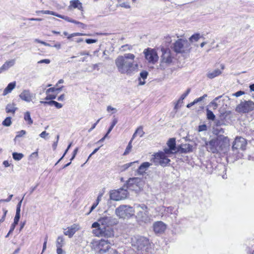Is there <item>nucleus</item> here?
<instances>
[{"label": "nucleus", "mask_w": 254, "mask_h": 254, "mask_svg": "<svg viewBox=\"0 0 254 254\" xmlns=\"http://www.w3.org/2000/svg\"><path fill=\"white\" fill-rule=\"evenodd\" d=\"M207 130V126L206 125H202L198 126V131H203Z\"/></svg>", "instance_id": "nucleus-49"}, {"label": "nucleus", "mask_w": 254, "mask_h": 254, "mask_svg": "<svg viewBox=\"0 0 254 254\" xmlns=\"http://www.w3.org/2000/svg\"><path fill=\"white\" fill-rule=\"evenodd\" d=\"M167 144L168 147L171 149H173L175 151H177V148L176 146V140L174 138H171L169 139L167 141Z\"/></svg>", "instance_id": "nucleus-28"}, {"label": "nucleus", "mask_w": 254, "mask_h": 254, "mask_svg": "<svg viewBox=\"0 0 254 254\" xmlns=\"http://www.w3.org/2000/svg\"><path fill=\"white\" fill-rule=\"evenodd\" d=\"M247 145L246 139L242 137H237L232 146L233 150L239 149L245 150Z\"/></svg>", "instance_id": "nucleus-17"}, {"label": "nucleus", "mask_w": 254, "mask_h": 254, "mask_svg": "<svg viewBox=\"0 0 254 254\" xmlns=\"http://www.w3.org/2000/svg\"><path fill=\"white\" fill-rule=\"evenodd\" d=\"M209 106L211 107L212 108V109L213 110H215L217 109V108L218 107V104L217 103H216V102H215V101H211Z\"/></svg>", "instance_id": "nucleus-48"}, {"label": "nucleus", "mask_w": 254, "mask_h": 254, "mask_svg": "<svg viewBox=\"0 0 254 254\" xmlns=\"http://www.w3.org/2000/svg\"><path fill=\"white\" fill-rule=\"evenodd\" d=\"M177 151L169 147L165 148L163 151L155 154L151 158V161L154 163L155 165H160L162 166H165L169 164L170 162V160L168 157Z\"/></svg>", "instance_id": "nucleus-2"}, {"label": "nucleus", "mask_w": 254, "mask_h": 254, "mask_svg": "<svg viewBox=\"0 0 254 254\" xmlns=\"http://www.w3.org/2000/svg\"><path fill=\"white\" fill-rule=\"evenodd\" d=\"M254 109V103L252 101L241 102L236 107V111L239 113H246Z\"/></svg>", "instance_id": "nucleus-14"}, {"label": "nucleus", "mask_w": 254, "mask_h": 254, "mask_svg": "<svg viewBox=\"0 0 254 254\" xmlns=\"http://www.w3.org/2000/svg\"><path fill=\"white\" fill-rule=\"evenodd\" d=\"M24 119L26 122H27V124L29 125H32L33 123V120L31 118L30 113L28 111L25 113Z\"/></svg>", "instance_id": "nucleus-33"}, {"label": "nucleus", "mask_w": 254, "mask_h": 254, "mask_svg": "<svg viewBox=\"0 0 254 254\" xmlns=\"http://www.w3.org/2000/svg\"><path fill=\"white\" fill-rule=\"evenodd\" d=\"M220 151H225L230 146L229 139L228 137L223 135H218L217 137Z\"/></svg>", "instance_id": "nucleus-16"}, {"label": "nucleus", "mask_w": 254, "mask_h": 254, "mask_svg": "<svg viewBox=\"0 0 254 254\" xmlns=\"http://www.w3.org/2000/svg\"><path fill=\"white\" fill-rule=\"evenodd\" d=\"M17 108L15 107V105L14 103H10L7 105L5 110L6 113H11L14 114Z\"/></svg>", "instance_id": "nucleus-29"}, {"label": "nucleus", "mask_w": 254, "mask_h": 254, "mask_svg": "<svg viewBox=\"0 0 254 254\" xmlns=\"http://www.w3.org/2000/svg\"><path fill=\"white\" fill-rule=\"evenodd\" d=\"M135 56L131 53L120 55L115 60V65L119 73L131 75L138 70V64L134 61Z\"/></svg>", "instance_id": "nucleus-1"}, {"label": "nucleus", "mask_w": 254, "mask_h": 254, "mask_svg": "<svg viewBox=\"0 0 254 254\" xmlns=\"http://www.w3.org/2000/svg\"><path fill=\"white\" fill-rule=\"evenodd\" d=\"M100 120V119L98 120L97 122L92 125V127L88 130L89 132H91L96 127Z\"/></svg>", "instance_id": "nucleus-60"}, {"label": "nucleus", "mask_w": 254, "mask_h": 254, "mask_svg": "<svg viewBox=\"0 0 254 254\" xmlns=\"http://www.w3.org/2000/svg\"><path fill=\"white\" fill-rule=\"evenodd\" d=\"M133 214L135 213L136 217L142 221L145 222L148 218V209L144 204H135L132 207Z\"/></svg>", "instance_id": "nucleus-4"}, {"label": "nucleus", "mask_w": 254, "mask_h": 254, "mask_svg": "<svg viewBox=\"0 0 254 254\" xmlns=\"http://www.w3.org/2000/svg\"><path fill=\"white\" fill-rule=\"evenodd\" d=\"M117 122L118 120L116 118H114L113 120L111 126L108 130L107 134H109L112 131L114 126L117 124Z\"/></svg>", "instance_id": "nucleus-44"}, {"label": "nucleus", "mask_w": 254, "mask_h": 254, "mask_svg": "<svg viewBox=\"0 0 254 254\" xmlns=\"http://www.w3.org/2000/svg\"><path fill=\"white\" fill-rule=\"evenodd\" d=\"M2 212H3V214H2V216L1 218L0 219V223L3 222V221L4 220V218H5V217L6 216L7 211L5 209L3 208Z\"/></svg>", "instance_id": "nucleus-54"}, {"label": "nucleus", "mask_w": 254, "mask_h": 254, "mask_svg": "<svg viewBox=\"0 0 254 254\" xmlns=\"http://www.w3.org/2000/svg\"><path fill=\"white\" fill-rule=\"evenodd\" d=\"M57 17L62 18V19L65 20V21L69 22H71V23H74V22H75V20H73V19L70 18L68 16H64V15H62L58 14Z\"/></svg>", "instance_id": "nucleus-38"}, {"label": "nucleus", "mask_w": 254, "mask_h": 254, "mask_svg": "<svg viewBox=\"0 0 254 254\" xmlns=\"http://www.w3.org/2000/svg\"><path fill=\"white\" fill-rule=\"evenodd\" d=\"M50 60L49 59H44L38 62V64H49L50 63Z\"/></svg>", "instance_id": "nucleus-57"}, {"label": "nucleus", "mask_w": 254, "mask_h": 254, "mask_svg": "<svg viewBox=\"0 0 254 254\" xmlns=\"http://www.w3.org/2000/svg\"><path fill=\"white\" fill-rule=\"evenodd\" d=\"M92 233L96 237L111 238L114 236V231L111 227H101L94 229Z\"/></svg>", "instance_id": "nucleus-12"}, {"label": "nucleus", "mask_w": 254, "mask_h": 254, "mask_svg": "<svg viewBox=\"0 0 254 254\" xmlns=\"http://www.w3.org/2000/svg\"><path fill=\"white\" fill-rule=\"evenodd\" d=\"M39 12L43 13V14H50L52 15H54L57 17L58 13L50 10H41L39 11Z\"/></svg>", "instance_id": "nucleus-43"}, {"label": "nucleus", "mask_w": 254, "mask_h": 254, "mask_svg": "<svg viewBox=\"0 0 254 254\" xmlns=\"http://www.w3.org/2000/svg\"><path fill=\"white\" fill-rule=\"evenodd\" d=\"M205 145L207 146V151L212 153H217L220 151L217 137L209 141H205Z\"/></svg>", "instance_id": "nucleus-15"}, {"label": "nucleus", "mask_w": 254, "mask_h": 254, "mask_svg": "<svg viewBox=\"0 0 254 254\" xmlns=\"http://www.w3.org/2000/svg\"><path fill=\"white\" fill-rule=\"evenodd\" d=\"M162 52L159 66L161 69H164L170 65L173 62V57L169 49H162Z\"/></svg>", "instance_id": "nucleus-8"}, {"label": "nucleus", "mask_w": 254, "mask_h": 254, "mask_svg": "<svg viewBox=\"0 0 254 254\" xmlns=\"http://www.w3.org/2000/svg\"><path fill=\"white\" fill-rule=\"evenodd\" d=\"M190 91V88L188 89L187 91L181 95V100H184L188 96Z\"/></svg>", "instance_id": "nucleus-55"}, {"label": "nucleus", "mask_w": 254, "mask_h": 254, "mask_svg": "<svg viewBox=\"0 0 254 254\" xmlns=\"http://www.w3.org/2000/svg\"><path fill=\"white\" fill-rule=\"evenodd\" d=\"M85 41L87 44H92L96 43L97 40L94 39H86Z\"/></svg>", "instance_id": "nucleus-64"}, {"label": "nucleus", "mask_w": 254, "mask_h": 254, "mask_svg": "<svg viewBox=\"0 0 254 254\" xmlns=\"http://www.w3.org/2000/svg\"><path fill=\"white\" fill-rule=\"evenodd\" d=\"M119 6L122 7H124L126 8H129L130 7V5L128 2H122L120 3Z\"/></svg>", "instance_id": "nucleus-53"}, {"label": "nucleus", "mask_w": 254, "mask_h": 254, "mask_svg": "<svg viewBox=\"0 0 254 254\" xmlns=\"http://www.w3.org/2000/svg\"><path fill=\"white\" fill-rule=\"evenodd\" d=\"M131 243L134 250L142 251L146 250V247L149 244V241L144 237L137 235L134 236L131 238Z\"/></svg>", "instance_id": "nucleus-3"}, {"label": "nucleus", "mask_w": 254, "mask_h": 254, "mask_svg": "<svg viewBox=\"0 0 254 254\" xmlns=\"http://www.w3.org/2000/svg\"><path fill=\"white\" fill-rule=\"evenodd\" d=\"M98 204H99V203L98 202H97V201L95 202L93 204L92 206H91L90 210L88 214H89L90 213H91L97 207V206L98 205Z\"/></svg>", "instance_id": "nucleus-59"}, {"label": "nucleus", "mask_w": 254, "mask_h": 254, "mask_svg": "<svg viewBox=\"0 0 254 254\" xmlns=\"http://www.w3.org/2000/svg\"><path fill=\"white\" fill-rule=\"evenodd\" d=\"M151 165L152 164L147 162L142 163L137 170L138 173L140 175L144 174Z\"/></svg>", "instance_id": "nucleus-22"}, {"label": "nucleus", "mask_w": 254, "mask_h": 254, "mask_svg": "<svg viewBox=\"0 0 254 254\" xmlns=\"http://www.w3.org/2000/svg\"><path fill=\"white\" fill-rule=\"evenodd\" d=\"M92 248L98 251L100 254H103L110 249V244L107 240L101 239L94 240L91 242Z\"/></svg>", "instance_id": "nucleus-6"}, {"label": "nucleus", "mask_w": 254, "mask_h": 254, "mask_svg": "<svg viewBox=\"0 0 254 254\" xmlns=\"http://www.w3.org/2000/svg\"><path fill=\"white\" fill-rule=\"evenodd\" d=\"M48 133L46 132V131H44L40 134V136L42 138H45L46 136L48 135Z\"/></svg>", "instance_id": "nucleus-63"}, {"label": "nucleus", "mask_w": 254, "mask_h": 254, "mask_svg": "<svg viewBox=\"0 0 254 254\" xmlns=\"http://www.w3.org/2000/svg\"><path fill=\"white\" fill-rule=\"evenodd\" d=\"M117 223L115 218L111 216H105L101 217L98 222H94L92 225V228L97 229L101 227H110Z\"/></svg>", "instance_id": "nucleus-7"}, {"label": "nucleus", "mask_w": 254, "mask_h": 254, "mask_svg": "<svg viewBox=\"0 0 254 254\" xmlns=\"http://www.w3.org/2000/svg\"><path fill=\"white\" fill-rule=\"evenodd\" d=\"M74 23L78 24L79 25V26L82 28L84 29L86 27V25L84 24H83L81 22H78L77 21L75 20V22H74Z\"/></svg>", "instance_id": "nucleus-61"}, {"label": "nucleus", "mask_w": 254, "mask_h": 254, "mask_svg": "<svg viewBox=\"0 0 254 254\" xmlns=\"http://www.w3.org/2000/svg\"><path fill=\"white\" fill-rule=\"evenodd\" d=\"M213 133L218 135H219V134L223 133L224 132V129L221 127H218L216 128H213Z\"/></svg>", "instance_id": "nucleus-37"}, {"label": "nucleus", "mask_w": 254, "mask_h": 254, "mask_svg": "<svg viewBox=\"0 0 254 254\" xmlns=\"http://www.w3.org/2000/svg\"><path fill=\"white\" fill-rule=\"evenodd\" d=\"M138 161H134L133 162H130L129 163H127L126 164H124L120 167V170L121 171H125L129 167H131L132 164H133L134 163H138Z\"/></svg>", "instance_id": "nucleus-35"}, {"label": "nucleus", "mask_w": 254, "mask_h": 254, "mask_svg": "<svg viewBox=\"0 0 254 254\" xmlns=\"http://www.w3.org/2000/svg\"><path fill=\"white\" fill-rule=\"evenodd\" d=\"M222 73V71L219 69H215L212 71H209L206 76L210 79L214 78L215 77L220 75Z\"/></svg>", "instance_id": "nucleus-25"}, {"label": "nucleus", "mask_w": 254, "mask_h": 254, "mask_svg": "<svg viewBox=\"0 0 254 254\" xmlns=\"http://www.w3.org/2000/svg\"><path fill=\"white\" fill-rule=\"evenodd\" d=\"M148 75V72L146 71H142L140 73V77L138 79L139 80V85H143L145 84V80L147 77V76Z\"/></svg>", "instance_id": "nucleus-26"}, {"label": "nucleus", "mask_w": 254, "mask_h": 254, "mask_svg": "<svg viewBox=\"0 0 254 254\" xmlns=\"http://www.w3.org/2000/svg\"><path fill=\"white\" fill-rule=\"evenodd\" d=\"M63 87V86H62L61 87H60V88H55V87L50 88L46 90V94H48L50 92H53L57 91H61Z\"/></svg>", "instance_id": "nucleus-42"}, {"label": "nucleus", "mask_w": 254, "mask_h": 254, "mask_svg": "<svg viewBox=\"0 0 254 254\" xmlns=\"http://www.w3.org/2000/svg\"><path fill=\"white\" fill-rule=\"evenodd\" d=\"M19 98L23 101L26 102H30L32 101L33 99V94L30 92L28 89H25L19 95Z\"/></svg>", "instance_id": "nucleus-19"}, {"label": "nucleus", "mask_w": 254, "mask_h": 254, "mask_svg": "<svg viewBox=\"0 0 254 254\" xmlns=\"http://www.w3.org/2000/svg\"><path fill=\"white\" fill-rule=\"evenodd\" d=\"M23 196H24V195ZM23 198L24 197H23L22 199L18 202V204L17 205L16 213H20L21 203L22 202Z\"/></svg>", "instance_id": "nucleus-52"}, {"label": "nucleus", "mask_w": 254, "mask_h": 254, "mask_svg": "<svg viewBox=\"0 0 254 254\" xmlns=\"http://www.w3.org/2000/svg\"><path fill=\"white\" fill-rule=\"evenodd\" d=\"M13 197V195L12 194H10L8 198L5 199H1L0 200V202H9L11 200L12 197Z\"/></svg>", "instance_id": "nucleus-58"}, {"label": "nucleus", "mask_w": 254, "mask_h": 254, "mask_svg": "<svg viewBox=\"0 0 254 254\" xmlns=\"http://www.w3.org/2000/svg\"><path fill=\"white\" fill-rule=\"evenodd\" d=\"M56 102L55 101H40V103H42V104H43L44 105H50V106H53V105H54L56 103Z\"/></svg>", "instance_id": "nucleus-47"}, {"label": "nucleus", "mask_w": 254, "mask_h": 254, "mask_svg": "<svg viewBox=\"0 0 254 254\" xmlns=\"http://www.w3.org/2000/svg\"><path fill=\"white\" fill-rule=\"evenodd\" d=\"M16 86V82H10L8 84L6 87L4 89L2 95L5 96L10 93Z\"/></svg>", "instance_id": "nucleus-24"}, {"label": "nucleus", "mask_w": 254, "mask_h": 254, "mask_svg": "<svg viewBox=\"0 0 254 254\" xmlns=\"http://www.w3.org/2000/svg\"><path fill=\"white\" fill-rule=\"evenodd\" d=\"M20 219V213H16L14 219V222L13 223H14L15 225H17L18 223L19 220Z\"/></svg>", "instance_id": "nucleus-51"}, {"label": "nucleus", "mask_w": 254, "mask_h": 254, "mask_svg": "<svg viewBox=\"0 0 254 254\" xmlns=\"http://www.w3.org/2000/svg\"><path fill=\"white\" fill-rule=\"evenodd\" d=\"M2 125L4 127H9L11 125V121L10 117H7L2 122Z\"/></svg>", "instance_id": "nucleus-39"}, {"label": "nucleus", "mask_w": 254, "mask_h": 254, "mask_svg": "<svg viewBox=\"0 0 254 254\" xmlns=\"http://www.w3.org/2000/svg\"><path fill=\"white\" fill-rule=\"evenodd\" d=\"M15 63V60L14 59L10 60L5 62L0 67V74L4 71L7 70L10 67L13 66Z\"/></svg>", "instance_id": "nucleus-21"}, {"label": "nucleus", "mask_w": 254, "mask_h": 254, "mask_svg": "<svg viewBox=\"0 0 254 254\" xmlns=\"http://www.w3.org/2000/svg\"><path fill=\"white\" fill-rule=\"evenodd\" d=\"M179 151L182 153H188L192 151V146L189 144H184L181 145Z\"/></svg>", "instance_id": "nucleus-27"}, {"label": "nucleus", "mask_w": 254, "mask_h": 254, "mask_svg": "<svg viewBox=\"0 0 254 254\" xmlns=\"http://www.w3.org/2000/svg\"><path fill=\"white\" fill-rule=\"evenodd\" d=\"M153 228L155 233H161L165 230L166 226L162 221H158L154 224Z\"/></svg>", "instance_id": "nucleus-20"}, {"label": "nucleus", "mask_w": 254, "mask_h": 254, "mask_svg": "<svg viewBox=\"0 0 254 254\" xmlns=\"http://www.w3.org/2000/svg\"><path fill=\"white\" fill-rule=\"evenodd\" d=\"M206 116L207 119L209 120L214 121L215 119V116L213 113V112L209 110L208 109H206Z\"/></svg>", "instance_id": "nucleus-34"}, {"label": "nucleus", "mask_w": 254, "mask_h": 254, "mask_svg": "<svg viewBox=\"0 0 254 254\" xmlns=\"http://www.w3.org/2000/svg\"><path fill=\"white\" fill-rule=\"evenodd\" d=\"M72 8L82 10V3L78 0H72L70 1V5L68 7V9L70 10Z\"/></svg>", "instance_id": "nucleus-23"}, {"label": "nucleus", "mask_w": 254, "mask_h": 254, "mask_svg": "<svg viewBox=\"0 0 254 254\" xmlns=\"http://www.w3.org/2000/svg\"><path fill=\"white\" fill-rule=\"evenodd\" d=\"M202 37V36L200 35L199 33H195L190 37L189 38V41L191 43L197 42Z\"/></svg>", "instance_id": "nucleus-31"}, {"label": "nucleus", "mask_w": 254, "mask_h": 254, "mask_svg": "<svg viewBox=\"0 0 254 254\" xmlns=\"http://www.w3.org/2000/svg\"><path fill=\"white\" fill-rule=\"evenodd\" d=\"M115 213L120 218H125L133 215V208L127 205H121L116 209Z\"/></svg>", "instance_id": "nucleus-9"}, {"label": "nucleus", "mask_w": 254, "mask_h": 254, "mask_svg": "<svg viewBox=\"0 0 254 254\" xmlns=\"http://www.w3.org/2000/svg\"><path fill=\"white\" fill-rule=\"evenodd\" d=\"M144 133V132L141 127L137 128L132 135V140H133L137 135H139L140 137L143 136Z\"/></svg>", "instance_id": "nucleus-32"}, {"label": "nucleus", "mask_w": 254, "mask_h": 254, "mask_svg": "<svg viewBox=\"0 0 254 254\" xmlns=\"http://www.w3.org/2000/svg\"><path fill=\"white\" fill-rule=\"evenodd\" d=\"M64 245V241L63 236H59L56 242V247H63Z\"/></svg>", "instance_id": "nucleus-30"}, {"label": "nucleus", "mask_w": 254, "mask_h": 254, "mask_svg": "<svg viewBox=\"0 0 254 254\" xmlns=\"http://www.w3.org/2000/svg\"><path fill=\"white\" fill-rule=\"evenodd\" d=\"M12 157L15 160L19 161L24 157V155L22 153L13 152L12 153Z\"/></svg>", "instance_id": "nucleus-36"}, {"label": "nucleus", "mask_w": 254, "mask_h": 254, "mask_svg": "<svg viewBox=\"0 0 254 254\" xmlns=\"http://www.w3.org/2000/svg\"><path fill=\"white\" fill-rule=\"evenodd\" d=\"M78 148H76L73 151V155H72V157L70 159V161H72L74 159V158H75L77 152H78Z\"/></svg>", "instance_id": "nucleus-62"}, {"label": "nucleus", "mask_w": 254, "mask_h": 254, "mask_svg": "<svg viewBox=\"0 0 254 254\" xmlns=\"http://www.w3.org/2000/svg\"><path fill=\"white\" fill-rule=\"evenodd\" d=\"M207 94H204L202 96L200 97H199L197 99H195L194 101V103H197L198 102H199L201 101H202L204 98H205L206 97H207Z\"/></svg>", "instance_id": "nucleus-50"}, {"label": "nucleus", "mask_w": 254, "mask_h": 254, "mask_svg": "<svg viewBox=\"0 0 254 254\" xmlns=\"http://www.w3.org/2000/svg\"><path fill=\"white\" fill-rule=\"evenodd\" d=\"M143 54L146 61L150 64H154L158 61L159 57L154 49L150 48L145 49Z\"/></svg>", "instance_id": "nucleus-13"}, {"label": "nucleus", "mask_w": 254, "mask_h": 254, "mask_svg": "<svg viewBox=\"0 0 254 254\" xmlns=\"http://www.w3.org/2000/svg\"><path fill=\"white\" fill-rule=\"evenodd\" d=\"M79 226L77 224H74L71 226L68 227L67 229H64V234L66 236H68L69 238H71L73 235L79 230Z\"/></svg>", "instance_id": "nucleus-18"}, {"label": "nucleus", "mask_w": 254, "mask_h": 254, "mask_svg": "<svg viewBox=\"0 0 254 254\" xmlns=\"http://www.w3.org/2000/svg\"><path fill=\"white\" fill-rule=\"evenodd\" d=\"M174 50L177 53H189L190 51V43L186 39H180L174 44Z\"/></svg>", "instance_id": "nucleus-5"}, {"label": "nucleus", "mask_w": 254, "mask_h": 254, "mask_svg": "<svg viewBox=\"0 0 254 254\" xmlns=\"http://www.w3.org/2000/svg\"><path fill=\"white\" fill-rule=\"evenodd\" d=\"M132 140H132V138H131V140H130V141L129 142V143H128L124 153V155L128 154V153L130 152V151L132 148L131 143H132Z\"/></svg>", "instance_id": "nucleus-41"}, {"label": "nucleus", "mask_w": 254, "mask_h": 254, "mask_svg": "<svg viewBox=\"0 0 254 254\" xmlns=\"http://www.w3.org/2000/svg\"><path fill=\"white\" fill-rule=\"evenodd\" d=\"M17 134L15 137V139L17 138L23 136L24 135L26 134V131L24 130H21L17 132Z\"/></svg>", "instance_id": "nucleus-46"}, {"label": "nucleus", "mask_w": 254, "mask_h": 254, "mask_svg": "<svg viewBox=\"0 0 254 254\" xmlns=\"http://www.w3.org/2000/svg\"><path fill=\"white\" fill-rule=\"evenodd\" d=\"M128 191L124 188H120L117 190H113L110 192V199L115 201H119L126 198L128 195Z\"/></svg>", "instance_id": "nucleus-11"}, {"label": "nucleus", "mask_w": 254, "mask_h": 254, "mask_svg": "<svg viewBox=\"0 0 254 254\" xmlns=\"http://www.w3.org/2000/svg\"><path fill=\"white\" fill-rule=\"evenodd\" d=\"M121 51L123 52H125L127 51H130L132 49V46L129 45H125L121 47Z\"/></svg>", "instance_id": "nucleus-45"}, {"label": "nucleus", "mask_w": 254, "mask_h": 254, "mask_svg": "<svg viewBox=\"0 0 254 254\" xmlns=\"http://www.w3.org/2000/svg\"><path fill=\"white\" fill-rule=\"evenodd\" d=\"M225 125L223 121L219 120H214V126L213 128H216L221 127L222 125Z\"/></svg>", "instance_id": "nucleus-40"}, {"label": "nucleus", "mask_w": 254, "mask_h": 254, "mask_svg": "<svg viewBox=\"0 0 254 254\" xmlns=\"http://www.w3.org/2000/svg\"><path fill=\"white\" fill-rule=\"evenodd\" d=\"M62 247H57V254H65V252L62 249Z\"/></svg>", "instance_id": "nucleus-56"}, {"label": "nucleus", "mask_w": 254, "mask_h": 254, "mask_svg": "<svg viewBox=\"0 0 254 254\" xmlns=\"http://www.w3.org/2000/svg\"><path fill=\"white\" fill-rule=\"evenodd\" d=\"M142 182L139 178H130L127 183L126 187L129 190H133L136 192L138 191L142 188Z\"/></svg>", "instance_id": "nucleus-10"}]
</instances>
